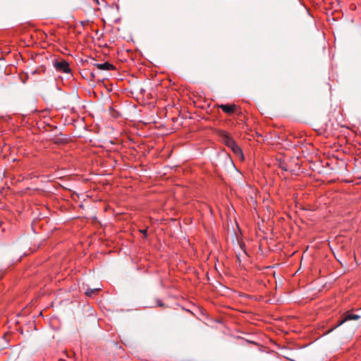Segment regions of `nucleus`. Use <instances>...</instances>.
Returning <instances> with one entry per match:
<instances>
[{
	"mask_svg": "<svg viewBox=\"0 0 361 361\" xmlns=\"http://www.w3.org/2000/svg\"><path fill=\"white\" fill-rule=\"evenodd\" d=\"M101 288H87L85 294L88 297H92L94 295H97L99 294V293L101 291Z\"/></svg>",
	"mask_w": 361,
	"mask_h": 361,
	"instance_id": "obj_6",
	"label": "nucleus"
},
{
	"mask_svg": "<svg viewBox=\"0 0 361 361\" xmlns=\"http://www.w3.org/2000/svg\"><path fill=\"white\" fill-rule=\"evenodd\" d=\"M217 108L221 109L225 114L228 116H231L233 114H236L239 117L243 116L240 107L235 104H218Z\"/></svg>",
	"mask_w": 361,
	"mask_h": 361,
	"instance_id": "obj_1",
	"label": "nucleus"
},
{
	"mask_svg": "<svg viewBox=\"0 0 361 361\" xmlns=\"http://www.w3.org/2000/svg\"><path fill=\"white\" fill-rule=\"evenodd\" d=\"M94 66L97 67V69L102 71L116 70V67L109 62H105L104 63H94Z\"/></svg>",
	"mask_w": 361,
	"mask_h": 361,
	"instance_id": "obj_3",
	"label": "nucleus"
},
{
	"mask_svg": "<svg viewBox=\"0 0 361 361\" xmlns=\"http://www.w3.org/2000/svg\"><path fill=\"white\" fill-rule=\"evenodd\" d=\"M39 316H42V311L39 312Z\"/></svg>",
	"mask_w": 361,
	"mask_h": 361,
	"instance_id": "obj_14",
	"label": "nucleus"
},
{
	"mask_svg": "<svg viewBox=\"0 0 361 361\" xmlns=\"http://www.w3.org/2000/svg\"><path fill=\"white\" fill-rule=\"evenodd\" d=\"M96 77L95 74L94 73H91V78L94 79Z\"/></svg>",
	"mask_w": 361,
	"mask_h": 361,
	"instance_id": "obj_11",
	"label": "nucleus"
},
{
	"mask_svg": "<svg viewBox=\"0 0 361 361\" xmlns=\"http://www.w3.org/2000/svg\"><path fill=\"white\" fill-rule=\"evenodd\" d=\"M54 66L56 71L61 72V73H69L71 71L70 66H69V63L66 60H62L61 61L54 62Z\"/></svg>",
	"mask_w": 361,
	"mask_h": 361,
	"instance_id": "obj_2",
	"label": "nucleus"
},
{
	"mask_svg": "<svg viewBox=\"0 0 361 361\" xmlns=\"http://www.w3.org/2000/svg\"><path fill=\"white\" fill-rule=\"evenodd\" d=\"M141 232H142V233H143L145 236L147 235V229L142 230V231H141Z\"/></svg>",
	"mask_w": 361,
	"mask_h": 361,
	"instance_id": "obj_10",
	"label": "nucleus"
},
{
	"mask_svg": "<svg viewBox=\"0 0 361 361\" xmlns=\"http://www.w3.org/2000/svg\"><path fill=\"white\" fill-rule=\"evenodd\" d=\"M222 139L224 144L229 148L233 147L236 143L235 140L226 133H223Z\"/></svg>",
	"mask_w": 361,
	"mask_h": 361,
	"instance_id": "obj_4",
	"label": "nucleus"
},
{
	"mask_svg": "<svg viewBox=\"0 0 361 361\" xmlns=\"http://www.w3.org/2000/svg\"><path fill=\"white\" fill-rule=\"evenodd\" d=\"M97 5L99 4V0H92Z\"/></svg>",
	"mask_w": 361,
	"mask_h": 361,
	"instance_id": "obj_13",
	"label": "nucleus"
},
{
	"mask_svg": "<svg viewBox=\"0 0 361 361\" xmlns=\"http://www.w3.org/2000/svg\"><path fill=\"white\" fill-rule=\"evenodd\" d=\"M359 317H345L344 319H343L342 321L339 322L336 326H334V328H336L337 326L341 325L342 324H343L345 322H346L347 320L348 319H357Z\"/></svg>",
	"mask_w": 361,
	"mask_h": 361,
	"instance_id": "obj_8",
	"label": "nucleus"
},
{
	"mask_svg": "<svg viewBox=\"0 0 361 361\" xmlns=\"http://www.w3.org/2000/svg\"><path fill=\"white\" fill-rule=\"evenodd\" d=\"M53 142L55 144H63V143H67L68 142V138L66 137H55L53 139Z\"/></svg>",
	"mask_w": 361,
	"mask_h": 361,
	"instance_id": "obj_7",
	"label": "nucleus"
},
{
	"mask_svg": "<svg viewBox=\"0 0 361 361\" xmlns=\"http://www.w3.org/2000/svg\"><path fill=\"white\" fill-rule=\"evenodd\" d=\"M342 316H348V317H350V316H357V314H354L352 310L350 311H346L343 313V314Z\"/></svg>",
	"mask_w": 361,
	"mask_h": 361,
	"instance_id": "obj_9",
	"label": "nucleus"
},
{
	"mask_svg": "<svg viewBox=\"0 0 361 361\" xmlns=\"http://www.w3.org/2000/svg\"><path fill=\"white\" fill-rule=\"evenodd\" d=\"M231 149L233 151L235 157H237L239 159V160H244V154L243 153V151L236 143L233 145V147H231Z\"/></svg>",
	"mask_w": 361,
	"mask_h": 361,
	"instance_id": "obj_5",
	"label": "nucleus"
},
{
	"mask_svg": "<svg viewBox=\"0 0 361 361\" xmlns=\"http://www.w3.org/2000/svg\"><path fill=\"white\" fill-rule=\"evenodd\" d=\"M157 305H158V306H159V307H161V306H162V305H163V304H162V303L159 300V301L157 302Z\"/></svg>",
	"mask_w": 361,
	"mask_h": 361,
	"instance_id": "obj_12",
	"label": "nucleus"
}]
</instances>
